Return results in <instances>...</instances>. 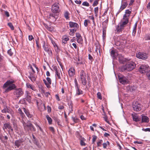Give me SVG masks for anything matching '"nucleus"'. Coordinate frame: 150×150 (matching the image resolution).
Here are the masks:
<instances>
[{"instance_id":"f257e3e1","label":"nucleus","mask_w":150,"mask_h":150,"mask_svg":"<svg viewBox=\"0 0 150 150\" xmlns=\"http://www.w3.org/2000/svg\"><path fill=\"white\" fill-rule=\"evenodd\" d=\"M15 82L14 80H7L4 84L3 88L5 89V93H8L13 90V95L16 98L18 99L23 95L24 92L22 88H16V86L14 84Z\"/></svg>"},{"instance_id":"f03ea898","label":"nucleus","mask_w":150,"mask_h":150,"mask_svg":"<svg viewBox=\"0 0 150 150\" xmlns=\"http://www.w3.org/2000/svg\"><path fill=\"white\" fill-rule=\"evenodd\" d=\"M135 67L136 64L134 62L132 61L128 62L126 63L125 65L122 67V71H131L134 69Z\"/></svg>"},{"instance_id":"7ed1b4c3","label":"nucleus","mask_w":150,"mask_h":150,"mask_svg":"<svg viewBox=\"0 0 150 150\" xmlns=\"http://www.w3.org/2000/svg\"><path fill=\"white\" fill-rule=\"evenodd\" d=\"M24 128L25 130L35 132L36 129L34 126L30 122H28L26 123L23 120L22 121Z\"/></svg>"},{"instance_id":"20e7f679","label":"nucleus","mask_w":150,"mask_h":150,"mask_svg":"<svg viewBox=\"0 0 150 150\" xmlns=\"http://www.w3.org/2000/svg\"><path fill=\"white\" fill-rule=\"evenodd\" d=\"M42 43L43 45L42 47L44 49V50L47 52L49 55L51 56L52 54V53L50 48L46 44L45 41L42 40Z\"/></svg>"},{"instance_id":"39448f33","label":"nucleus","mask_w":150,"mask_h":150,"mask_svg":"<svg viewBox=\"0 0 150 150\" xmlns=\"http://www.w3.org/2000/svg\"><path fill=\"white\" fill-rule=\"evenodd\" d=\"M139 70L142 73H147L150 71V68L147 65H142L140 67Z\"/></svg>"},{"instance_id":"423d86ee","label":"nucleus","mask_w":150,"mask_h":150,"mask_svg":"<svg viewBox=\"0 0 150 150\" xmlns=\"http://www.w3.org/2000/svg\"><path fill=\"white\" fill-rule=\"evenodd\" d=\"M132 107L134 111L138 112L141 109V105L138 102L134 101L132 103Z\"/></svg>"},{"instance_id":"0eeeda50","label":"nucleus","mask_w":150,"mask_h":150,"mask_svg":"<svg viewBox=\"0 0 150 150\" xmlns=\"http://www.w3.org/2000/svg\"><path fill=\"white\" fill-rule=\"evenodd\" d=\"M59 5L58 3H55L52 5V11L53 13H57L60 11Z\"/></svg>"},{"instance_id":"6e6552de","label":"nucleus","mask_w":150,"mask_h":150,"mask_svg":"<svg viewBox=\"0 0 150 150\" xmlns=\"http://www.w3.org/2000/svg\"><path fill=\"white\" fill-rule=\"evenodd\" d=\"M136 57L139 59H144L148 57L146 53L139 52L136 54Z\"/></svg>"},{"instance_id":"1a4fd4ad","label":"nucleus","mask_w":150,"mask_h":150,"mask_svg":"<svg viewBox=\"0 0 150 150\" xmlns=\"http://www.w3.org/2000/svg\"><path fill=\"white\" fill-rule=\"evenodd\" d=\"M127 24L126 22L121 21L119 24V25L117 27V30L119 32L122 31Z\"/></svg>"},{"instance_id":"9d476101","label":"nucleus","mask_w":150,"mask_h":150,"mask_svg":"<svg viewBox=\"0 0 150 150\" xmlns=\"http://www.w3.org/2000/svg\"><path fill=\"white\" fill-rule=\"evenodd\" d=\"M118 78L120 83L123 85H125L128 83V80L124 76H118Z\"/></svg>"},{"instance_id":"9b49d317","label":"nucleus","mask_w":150,"mask_h":150,"mask_svg":"<svg viewBox=\"0 0 150 150\" xmlns=\"http://www.w3.org/2000/svg\"><path fill=\"white\" fill-rule=\"evenodd\" d=\"M24 142V140L22 138L16 140L14 142L15 146H16L18 148L20 146L23 145V143Z\"/></svg>"},{"instance_id":"f8f14e48","label":"nucleus","mask_w":150,"mask_h":150,"mask_svg":"<svg viewBox=\"0 0 150 150\" xmlns=\"http://www.w3.org/2000/svg\"><path fill=\"white\" fill-rule=\"evenodd\" d=\"M25 98L29 103H30L31 101L32 97L30 93L28 91H26L25 93Z\"/></svg>"},{"instance_id":"ddd939ff","label":"nucleus","mask_w":150,"mask_h":150,"mask_svg":"<svg viewBox=\"0 0 150 150\" xmlns=\"http://www.w3.org/2000/svg\"><path fill=\"white\" fill-rule=\"evenodd\" d=\"M76 35L77 42L81 44H82L83 42V40L81 34L79 33H76Z\"/></svg>"},{"instance_id":"4468645a","label":"nucleus","mask_w":150,"mask_h":150,"mask_svg":"<svg viewBox=\"0 0 150 150\" xmlns=\"http://www.w3.org/2000/svg\"><path fill=\"white\" fill-rule=\"evenodd\" d=\"M3 129L4 130H5V129H8L11 130L12 131H13V129L12 128L9 122H7L4 124Z\"/></svg>"},{"instance_id":"2eb2a0df","label":"nucleus","mask_w":150,"mask_h":150,"mask_svg":"<svg viewBox=\"0 0 150 150\" xmlns=\"http://www.w3.org/2000/svg\"><path fill=\"white\" fill-rule=\"evenodd\" d=\"M69 25L70 28H74L77 29L79 27V25L77 23L71 21L69 22Z\"/></svg>"},{"instance_id":"dca6fc26","label":"nucleus","mask_w":150,"mask_h":150,"mask_svg":"<svg viewBox=\"0 0 150 150\" xmlns=\"http://www.w3.org/2000/svg\"><path fill=\"white\" fill-rule=\"evenodd\" d=\"M70 77H71L75 74V70L74 68H71L68 71Z\"/></svg>"},{"instance_id":"f3484780","label":"nucleus","mask_w":150,"mask_h":150,"mask_svg":"<svg viewBox=\"0 0 150 150\" xmlns=\"http://www.w3.org/2000/svg\"><path fill=\"white\" fill-rule=\"evenodd\" d=\"M22 109L27 117H33V115L30 113L28 109H26L25 108H23Z\"/></svg>"},{"instance_id":"a211bd4d","label":"nucleus","mask_w":150,"mask_h":150,"mask_svg":"<svg viewBox=\"0 0 150 150\" xmlns=\"http://www.w3.org/2000/svg\"><path fill=\"white\" fill-rule=\"evenodd\" d=\"M149 121V118L145 115H142V122H148Z\"/></svg>"},{"instance_id":"6ab92c4d","label":"nucleus","mask_w":150,"mask_h":150,"mask_svg":"<svg viewBox=\"0 0 150 150\" xmlns=\"http://www.w3.org/2000/svg\"><path fill=\"white\" fill-rule=\"evenodd\" d=\"M110 54L111 55L113 59H115L116 58L118 54L115 52V51L113 50L111 51Z\"/></svg>"},{"instance_id":"aec40b11","label":"nucleus","mask_w":150,"mask_h":150,"mask_svg":"<svg viewBox=\"0 0 150 150\" xmlns=\"http://www.w3.org/2000/svg\"><path fill=\"white\" fill-rule=\"evenodd\" d=\"M80 77L81 80L86 78V74L83 70H81L80 72Z\"/></svg>"},{"instance_id":"412c9836","label":"nucleus","mask_w":150,"mask_h":150,"mask_svg":"<svg viewBox=\"0 0 150 150\" xmlns=\"http://www.w3.org/2000/svg\"><path fill=\"white\" fill-rule=\"evenodd\" d=\"M76 95H79L82 94L83 93V92L79 89V86L76 87Z\"/></svg>"},{"instance_id":"4be33fe9","label":"nucleus","mask_w":150,"mask_h":150,"mask_svg":"<svg viewBox=\"0 0 150 150\" xmlns=\"http://www.w3.org/2000/svg\"><path fill=\"white\" fill-rule=\"evenodd\" d=\"M37 107L38 109L40 111H44L46 110V107L44 104H43L42 105H40Z\"/></svg>"},{"instance_id":"5701e85b","label":"nucleus","mask_w":150,"mask_h":150,"mask_svg":"<svg viewBox=\"0 0 150 150\" xmlns=\"http://www.w3.org/2000/svg\"><path fill=\"white\" fill-rule=\"evenodd\" d=\"M132 117L133 120L136 122L139 121L141 120V119L136 115H132Z\"/></svg>"},{"instance_id":"b1692460","label":"nucleus","mask_w":150,"mask_h":150,"mask_svg":"<svg viewBox=\"0 0 150 150\" xmlns=\"http://www.w3.org/2000/svg\"><path fill=\"white\" fill-rule=\"evenodd\" d=\"M127 5V2H122V5L120 7V9L121 11L124 9Z\"/></svg>"},{"instance_id":"393cba45","label":"nucleus","mask_w":150,"mask_h":150,"mask_svg":"<svg viewBox=\"0 0 150 150\" xmlns=\"http://www.w3.org/2000/svg\"><path fill=\"white\" fill-rule=\"evenodd\" d=\"M26 85L28 88H30L34 91H35L36 89L34 86L29 83L27 84Z\"/></svg>"},{"instance_id":"a878e982","label":"nucleus","mask_w":150,"mask_h":150,"mask_svg":"<svg viewBox=\"0 0 150 150\" xmlns=\"http://www.w3.org/2000/svg\"><path fill=\"white\" fill-rule=\"evenodd\" d=\"M1 112L3 113H6V112L10 113L11 111L6 106L4 108L1 110Z\"/></svg>"},{"instance_id":"bb28decb","label":"nucleus","mask_w":150,"mask_h":150,"mask_svg":"<svg viewBox=\"0 0 150 150\" xmlns=\"http://www.w3.org/2000/svg\"><path fill=\"white\" fill-rule=\"evenodd\" d=\"M77 28H74L71 29H70V32L69 33V34L70 35L73 36L74 35V34L75 32L76 31Z\"/></svg>"},{"instance_id":"cd10ccee","label":"nucleus","mask_w":150,"mask_h":150,"mask_svg":"<svg viewBox=\"0 0 150 150\" xmlns=\"http://www.w3.org/2000/svg\"><path fill=\"white\" fill-rule=\"evenodd\" d=\"M36 104L37 106H39L40 105H42L43 104V101L42 100H41L40 99L36 100Z\"/></svg>"},{"instance_id":"c85d7f7f","label":"nucleus","mask_w":150,"mask_h":150,"mask_svg":"<svg viewBox=\"0 0 150 150\" xmlns=\"http://www.w3.org/2000/svg\"><path fill=\"white\" fill-rule=\"evenodd\" d=\"M51 42L54 47V49L56 51H57L59 49L58 46L56 44L54 41H52Z\"/></svg>"},{"instance_id":"c756f323","label":"nucleus","mask_w":150,"mask_h":150,"mask_svg":"<svg viewBox=\"0 0 150 150\" xmlns=\"http://www.w3.org/2000/svg\"><path fill=\"white\" fill-rule=\"evenodd\" d=\"M46 118L48 120L49 124H51L52 123V120L51 118L48 115H46Z\"/></svg>"},{"instance_id":"7c9ffc66","label":"nucleus","mask_w":150,"mask_h":150,"mask_svg":"<svg viewBox=\"0 0 150 150\" xmlns=\"http://www.w3.org/2000/svg\"><path fill=\"white\" fill-rule=\"evenodd\" d=\"M69 13L68 11H66L65 12L64 15L65 18L67 19H69Z\"/></svg>"},{"instance_id":"2f4dec72","label":"nucleus","mask_w":150,"mask_h":150,"mask_svg":"<svg viewBox=\"0 0 150 150\" xmlns=\"http://www.w3.org/2000/svg\"><path fill=\"white\" fill-rule=\"evenodd\" d=\"M32 136L33 138V141L34 144L37 145L38 144V141L37 140L36 138L35 137L33 134H32Z\"/></svg>"},{"instance_id":"473e14b6","label":"nucleus","mask_w":150,"mask_h":150,"mask_svg":"<svg viewBox=\"0 0 150 150\" xmlns=\"http://www.w3.org/2000/svg\"><path fill=\"white\" fill-rule=\"evenodd\" d=\"M71 118L73 120V121L74 122V123H75L78 122L79 121V119L76 116H75V117H74V116H72L71 117Z\"/></svg>"},{"instance_id":"72a5a7b5","label":"nucleus","mask_w":150,"mask_h":150,"mask_svg":"<svg viewBox=\"0 0 150 150\" xmlns=\"http://www.w3.org/2000/svg\"><path fill=\"white\" fill-rule=\"evenodd\" d=\"M105 27L103 28V29H102L103 31V39H104L106 37V30H105Z\"/></svg>"},{"instance_id":"f704fd0d","label":"nucleus","mask_w":150,"mask_h":150,"mask_svg":"<svg viewBox=\"0 0 150 150\" xmlns=\"http://www.w3.org/2000/svg\"><path fill=\"white\" fill-rule=\"evenodd\" d=\"M35 42L36 44V46L39 49L41 47V46L39 44V38L38 37L37 38V39H35Z\"/></svg>"},{"instance_id":"c9c22d12","label":"nucleus","mask_w":150,"mask_h":150,"mask_svg":"<svg viewBox=\"0 0 150 150\" xmlns=\"http://www.w3.org/2000/svg\"><path fill=\"white\" fill-rule=\"evenodd\" d=\"M94 11L95 16L97 17L98 16V7H97L95 8L94 9Z\"/></svg>"},{"instance_id":"e433bc0d","label":"nucleus","mask_w":150,"mask_h":150,"mask_svg":"<svg viewBox=\"0 0 150 150\" xmlns=\"http://www.w3.org/2000/svg\"><path fill=\"white\" fill-rule=\"evenodd\" d=\"M55 15L53 13H51L50 14L49 18L51 19L52 18H53V21H55L56 19L55 17Z\"/></svg>"},{"instance_id":"4c0bfd02","label":"nucleus","mask_w":150,"mask_h":150,"mask_svg":"<svg viewBox=\"0 0 150 150\" xmlns=\"http://www.w3.org/2000/svg\"><path fill=\"white\" fill-rule=\"evenodd\" d=\"M130 10H129V9H127L125 11V13L127 14H128V16H129L130 14H131L132 11V8H129Z\"/></svg>"},{"instance_id":"58836bf2","label":"nucleus","mask_w":150,"mask_h":150,"mask_svg":"<svg viewBox=\"0 0 150 150\" xmlns=\"http://www.w3.org/2000/svg\"><path fill=\"white\" fill-rule=\"evenodd\" d=\"M18 113L20 114L21 115V116L22 117H24V116H25V115H24V113L22 112L21 109L19 108L18 109Z\"/></svg>"},{"instance_id":"ea45409f","label":"nucleus","mask_w":150,"mask_h":150,"mask_svg":"<svg viewBox=\"0 0 150 150\" xmlns=\"http://www.w3.org/2000/svg\"><path fill=\"white\" fill-rule=\"evenodd\" d=\"M99 0H94L93 3L92 4V6L94 7L97 5L98 4Z\"/></svg>"},{"instance_id":"a19ab883","label":"nucleus","mask_w":150,"mask_h":150,"mask_svg":"<svg viewBox=\"0 0 150 150\" xmlns=\"http://www.w3.org/2000/svg\"><path fill=\"white\" fill-rule=\"evenodd\" d=\"M55 75L56 77L57 76L58 79H61V77L60 76V74L59 72L57 71L55 72Z\"/></svg>"},{"instance_id":"79ce46f5","label":"nucleus","mask_w":150,"mask_h":150,"mask_svg":"<svg viewBox=\"0 0 150 150\" xmlns=\"http://www.w3.org/2000/svg\"><path fill=\"white\" fill-rule=\"evenodd\" d=\"M29 78L31 80L32 82H34L36 80V78L35 76H32L30 75L28 76Z\"/></svg>"},{"instance_id":"37998d69","label":"nucleus","mask_w":150,"mask_h":150,"mask_svg":"<svg viewBox=\"0 0 150 150\" xmlns=\"http://www.w3.org/2000/svg\"><path fill=\"white\" fill-rule=\"evenodd\" d=\"M144 39L145 40H150V34L146 35L144 37Z\"/></svg>"},{"instance_id":"c03bdc74","label":"nucleus","mask_w":150,"mask_h":150,"mask_svg":"<svg viewBox=\"0 0 150 150\" xmlns=\"http://www.w3.org/2000/svg\"><path fill=\"white\" fill-rule=\"evenodd\" d=\"M46 80L47 81V82L48 83V84L49 85H50L52 83V80L50 78L47 77L46 78Z\"/></svg>"},{"instance_id":"a18cd8bd","label":"nucleus","mask_w":150,"mask_h":150,"mask_svg":"<svg viewBox=\"0 0 150 150\" xmlns=\"http://www.w3.org/2000/svg\"><path fill=\"white\" fill-rule=\"evenodd\" d=\"M82 5L83 6H89V3L86 1H85L83 2Z\"/></svg>"},{"instance_id":"49530a36","label":"nucleus","mask_w":150,"mask_h":150,"mask_svg":"<svg viewBox=\"0 0 150 150\" xmlns=\"http://www.w3.org/2000/svg\"><path fill=\"white\" fill-rule=\"evenodd\" d=\"M81 80V81L82 84L84 86L86 85V78Z\"/></svg>"},{"instance_id":"de8ad7c7","label":"nucleus","mask_w":150,"mask_h":150,"mask_svg":"<svg viewBox=\"0 0 150 150\" xmlns=\"http://www.w3.org/2000/svg\"><path fill=\"white\" fill-rule=\"evenodd\" d=\"M43 81L44 83L45 84V85L46 86H47V88H50V85H49L48 84V83H47V81L45 79H44L43 80Z\"/></svg>"},{"instance_id":"09e8293b","label":"nucleus","mask_w":150,"mask_h":150,"mask_svg":"<svg viewBox=\"0 0 150 150\" xmlns=\"http://www.w3.org/2000/svg\"><path fill=\"white\" fill-rule=\"evenodd\" d=\"M103 142V140L102 139L100 140L97 142V146H101V144Z\"/></svg>"},{"instance_id":"8fccbe9b","label":"nucleus","mask_w":150,"mask_h":150,"mask_svg":"<svg viewBox=\"0 0 150 150\" xmlns=\"http://www.w3.org/2000/svg\"><path fill=\"white\" fill-rule=\"evenodd\" d=\"M8 26L11 28V29L12 30H14V27L12 23H8Z\"/></svg>"},{"instance_id":"3c124183","label":"nucleus","mask_w":150,"mask_h":150,"mask_svg":"<svg viewBox=\"0 0 150 150\" xmlns=\"http://www.w3.org/2000/svg\"><path fill=\"white\" fill-rule=\"evenodd\" d=\"M97 138V137L96 135H93V138H92V143H94L96 141Z\"/></svg>"},{"instance_id":"603ef678","label":"nucleus","mask_w":150,"mask_h":150,"mask_svg":"<svg viewBox=\"0 0 150 150\" xmlns=\"http://www.w3.org/2000/svg\"><path fill=\"white\" fill-rule=\"evenodd\" d=\"M97 96L98 98L100 99L101 100L102 99V97L101 96V93L100 92H98L97 93Z\"/></svg>"},{"instance_id":"864d4df0","label":"nucleus","mask_w":150,"mask_h":150,"mask_svg":"<svg viewBox=\"0 0 150 150\" xmlns=\"http://www.w3.org/2000/svg\"><path fill=\"white\" fill-rule=\"evenodd\" d=\"M8 54L10 56L12 55L13 54V52H12L11 49L9 50L7 52Z\"/></svg>"},{"instance_id":"5fc2aeb1","label":"nucleus","mask_w":150,"mask_h":150,"mask_svg":"<svg viewBox=\"0 0 150 150\" xmlns=\"http://www.w3.org/2000/svg\"><path fill=\"white\" fill-rule=\"evenodd\" d=\"M0 103L3 105H4L5 103V102L1 98H0Z\"/></svg>"},{"instance_id":"6e6d98bb","label":"nucleus","mask_w":150,"mask_h":150,"mask_svg":"<svg viewBox=\"0 0 150 150\" xmlns=\"http://www.w3.org/2000/svg\"><path fill=\"white\" fill-rule=\"evenodd\" d=\"M102 29H103V28H104V27H105V30H106V28H107V25H108V23H104L103 24V22L102 23Z\"/></svg>"},{"instance_id":"4d7b16f0","label":"nucleus","mask_w":150,"mask_h":150,"mask_svg":"<svg viewBox=\"0 0 150 150\" xmlns=\"http://www.w3.org/2000/svg\"><path fill=\"white\" fill-rule=\"evenodd\" d=\"M63 40L67 41L69 40V38L67 36H64L63 37Z\"/></svg>"},{"instance_id":"13d9d810","label":"nucleus","mask_w":150,"mask_h":150,"mask_svg":"<svg viewBox=\"0 0 150 150\" xmlns=\"http://www.w3.org/2000/svg\"><path fill=\"white\" fill-rule=\"evenodd\" d=\"M88 59L91 60V62L93 61V57L91 55L89 54L88 55Z\"/></svg>"},{"instance_id":"bf43d9fd","label":"nucleus","mask_w":150,"mask_h":150,"mask_svg":"<svg viewBox=\"0 0 150 150\" xmlns=\"http://www.w3.org/2000/svg\"><path fill=\"white\" fill-rule=\"evenodd\" d=\"M142 130L145 132H150V128H146V129L142 128Z\"/></svg>"},{"instance_id":"052dcab7","label":"nucleus","mask_w":150,"mask_h":150,"mask_svg":"<svg viewBox=\"0 0 150 150\" xmlns=\"http://www.w3.org/2000/svg\"><path fill=\"white\" fill-rule=\"evenodd\" d=\"M136 29H136V28H134L133 29L132 35H133L134 36L135 35V33H136Z\"/></svg>"},{"instance_id":"680f3d73","label":"nucleus","mask_w":150,"mask_h":150,"mask_svg":"<svg viewBox=\"0 0 150 150\" xmlns=\"http://www.w3.org/2000/svg\"><path fill=\"white\" fill-rule=\"evenodd\" d=\"M128 18H126L125 19H123L121 21L123 22H126V24H127L128 22Z\"/></svg>"},{"instance_id":"e2e57ef3","label":"nucleus","mask_w":150,"mask_h":150,"mask_svg":"<svg viewBox=\"0 0 150 150\" xmlns=\"http://www.w3.org/2000/svg\"><path fill=\"white\" fill-rule=\"evenodd\" d=\"M80 144L82 146H85L86 145L85 142L82 140H81L80 141Z\"/></svg>"},{"instance_id":"0e129e2a","label":"nucleus","mask_w":150,"mask_h":150,"mask_svg":"<svg viewBox=\"0 0 150 150\" xmlns=\"http://www.w3.org/2000/svg\"><path fill=\"white\" fill-rule=\"evenodd\" d=\"M28 38H29V40L30 41H31L33 39H34V38L32 35H29L28 36Z\"/></svg>"},{"instance_id":"69168bd1","label":"nucleus","mask_w":150,"mask_h":150,"mask_svg":"<svg viewBox=\"0 0 150 150\" xmlns=\"http://www.w3.org/2000/svg\"><path fill=\"white\" fill-rule=\"evenodd\" d=\"M88 23L87 22V19L85 20L84 23V25L85 27H87L88 26Z\"/></svg>"},{"instance_id":"338daca9","label":"nucleus","mask_w":150,"mask_h":150,"mask_svg":"<svg viewBox=\"0 0 150 150\" xmlns=\"http://www.w3.org/2000/svg\"><path fill=\"white\" fill-rule=\"evenodd\" d=\"M53 69L55 71V72L58 71L57 67L56 66H54L53 67Z\"/></svg>"},{"instance_id":"774afa93","label":"nucleus","mask_w":150,"mask_h":150,"mask_svg":"<svg viewBox=\"0 0 150 150\" xmlns=\"http://www.w3.org/2000/svg\"><path fill=\"white\" fill-rule=\"evenodd\" d=\"M75 2L76 3L79 4H81V1L80 0H76L75 1Z\"/></svg>"}]
</instances>
